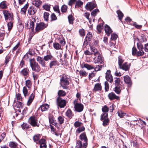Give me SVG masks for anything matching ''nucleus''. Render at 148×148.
Listing matches in <instances>:
<instances>
[{"instance_id": "f257e3e1", "label": "nucleus", "mask_w": 148, "mask_h": 148, "mask_svg": "<svg viewBox=\"0 0 148 148\" xmlns=\"http://www.w3.org/2000/svg\"><path fill=\"white\" fill-rule=\"evenodd\" d=\"M53 56L50 54L44 56L43 58L38 56L36 58V60L43 67L46 66L45 61L49 62L50 60H52Z\"/></svg>"}, {"instance_id": "f03ea898", "label": "nucleus", "mask_w": 148, "mask_h": 148, "mask_svg": "<svg viewBox=\"0 0 148 148\" xmlns=\"http://www.w3.org/2000/svg\"><path fill=\"white\" fill-rule=\"evenodd\" d=\"M93 54L94 58V63L95 64H102L104 60L103 58L101 55L100 53L95 48L93 47Z\"/></svg>"}, {"instance_id": "7ed1b4c3", "label": "nucleus", "mask_w": 148, "mask_h": 148, "mask_svg": "<svg viewBox=\"0 0 148 148\" xmlns=\"http://www.w3.org/2000/svg\"><path fill=\"white\" fill-rule=\"evenodd\" d=\"M69 78L68 75L63 74L60 78V84L64 89L67 88V86L69 84Z\"/></svg>"}, {"instance_id": "20e7f679", "label": "nucleus", "mask_w": 148, "mask_h": 148, "mask_svg": "<svg viewBox=\"0 0 148 148\" xmlns=\"http://www.w3.org/2000/svg\"><path fill=\"white\" fill-rule=\"evenodd\" d=\"M30 65L33 71L38 73L40 71L41 69L40 66L34 59H30Z\"/></svg>"}, {"instance_id": "39448f33", "label": "nucleus", "mask_w": 148, "mask_h": 148, "mask_svg": "<svg viewBox=\"0 0 148 148\" xmlns=\"http://www.w3.org/2000/svg\"><path fill=\"white\" fill-rule=\"evenodd\" d=\"M3 13L4 16L5 20L7 22L8 21H14L13 15L12 13L7 10H3Z\"/></svg>"}, {"instance_id": "423d86ee", "label": "nucleus", "mask_w": 148, "mask_h": 148, "mask_svg": "<svg viewBox=\"0 0 148 148\" xmlns=\"http://www.w3.org/2000/svg\"><path fill=\"white\" fill-rule=\"evenodd\" d=\"M28 122L33 127L39 126V124L38 123L37 118L34 116H31L29 119Z\"/></svg>"}, {"instance_id": "0eeeda50", "label": "nucleus", "mask_w": 148, "mask_h": 148, "mask_svg": "<svg viewBox=\"0 0 148 148\" xmlns=\"http://www.w3.org/2000/svg\"><path fill=\"white\" fill-rule=\"evenodd\" d=\"M47 25L43 22L37 23L35 27V32L38 33L41 31L43 30L47 26Z\"/></svg>"}, {"instance_id": "6e6552de", "label": "nucleus", "mask_w": 148, "mask_h": 148, "mask_svg": "<svg viewBox=\"0 0 148 148\" xmlns=\"http://www.w3.org/2000/svg\"><path fill=\"white\" fill-rule=\"evenodd\" d=\"M56 101L58 107H59L61 108H64L66 105V101L62 99L60 97L57 98Z\"/></svg>"}, {"instance_id": "1a4fd4ad", "label": "nucleus", "mask_w": 148, "mask_h": 148, "mask_svg": "<svg viewBox=\"0 0 148 148\" xmlns=\"http://www.w3.org/2000/svg\"><path fill=\"white\" fill-rule=\"evenodd\" d=\"M74 108L76 111L80 112L83 110L84 106L82 104L76 103V101H75L74 102Z\"/></svg>"}, {"instance_id": "9d476101", "label": "nucleus", "mask_w": 148, "mask_h": 148, "mask_svg": "<svg viewBox=\"0 0 148 148\" xmlns=\"http://www.w3.org/2000/svg\"><path fill=\"white\" fill-rule=\"evenodd\" d=\"M137 48L139 50L138 53V56H141L144 54L143 51V46L140 42H138L137 44Z\"/></svg>"}, {"instance_id": "9b49d317", "label": "nucleus", "mask_w": 148, "mask_h": 148, "mask_svg": "<svg viewBox=\"0 0 148 148\" xmlns=\"http://www.w3.org/2000/svg\"><path fill=\"white\" fill-rule=\"evenodd\" d=\"M87 144L86 142H82V141L78 140L76 142L75 148H86Z\"/></svg>"}, {"instance_id": "f8f14e48", "label": "nucleus", "mask_w": 148, "mask_h": 148, "mask_svg": "<svg viewBox=\"0 0 148 148\" xmlns=\"http://www.w3.org/2000/svg\"><path fill=\"white\" fill-rule=\"evenodd\" d=\"M49 61L50 62L49 64V66L50 69L53 68V66H58L59 65L58 62L56 59H54L53 58L52 60H50Z\"/></svg>"}, {"instance_id": "ddd939ff", "label": "nucleus", "mask_w": 148, "mask_h": 148, "mask_svg": "<svg viewBox=\"0 0 148 148\" xmlns=\"http://www.w3.org/2000/svg\"><path fill=\"white\" fill-rule=\"evenodd\" d=\"M37 9L34 7L31 6L30 7L28 10V13L29 15H34L36 13Z\"/></svg>"}, {"instance_id": "4468645a", "label": "nucleus", "mask_w": 148, "mask_h": 148, "mask_svg": "<svg viewBox=\"0 0 148 148\" xmlns=\"http://www.w3.org/2000/svg\"><path fill=\"white\" fill-rule=\"evenodd\" d=\"M130 64L128 63L127 62H125L123 64L121 65V66H119V68L120 69H121L123 70L126 71L129 70L130 66Z\"/></svg>"}, {"instance_id": "2eb2a0df", "label": "nucleus", "mask_w": 148, "mask_h": 148, "mask_svg": "<svg viewBox=\"0 0 148 148\" xmlns=\"http://www.w3.org/2000/svg\"><path fill=\"white\" fill-rule=\"evenodd\" d=\"M108 97L110 100H112L114 99L119 100V97L116 96L113 92H111L109 93Z\"/></svg>"}, {"instance_id": "dca6fc26", "label": "nucleus", "mask_w": 148, "mask_h": 148, "mask_svg": "<svg viewBox=\"0 0 148 148\" xmlns=\"http://www.w3.org/2000/svg\"><path fill=\"white\" fill-rule=\"evenodd\" d=\"M38 142L40 144V148H47V146L45 139L42 138L39 140Z\"/></svg>"}, {"instance_id": "f3484780", "label": "nucleus", "mask_w": 148, "mask_h": 148, "mask_svg": "<svg viewBox=\"0 0 148 148\" xmlns=\"http://www.w3.org/2000/svg\"><path fill=\"white\" fill-rule=\"evenodd\" d=\"M104 30L106 34L108 36H109L112 32L110 27L107 25H106L105 26Z\"/></svg>"}, {"instance_id": "a211bd4d", "label": "nucleus", "mask_w": 148, "mask_h": 148, "mask_svg": "<svg viewBox=\"0 0 148 148\" xmlns=\"http://www.w3.org/2000/svg\"><path fill=\"white\" fill-rule=\"evenodd\" d=\"M124 81L128 85V86H130L132 84V81L130 77L128 75L124 76Z\"/></svg>"}, {"instance_id": "6ab92c4d", "label": "nucleus", "mask_w": 148, "mask_h": 148, "mask_svg": "<svg viewBox=\"0 0 148 148\" xmlns=\"http://www.w3.org/2000/svg\"><path fill=\"white\" fill-rule=\"evenodd\" d=\"M79 138L84 142H86L87 144V138L85 133H82L79 136Z\"/></svg>"}, {"instance_id": "aec40b11", "label": "nucleus", "mask_w": 148, "mask_h": 148, "mask_svg": "<svg viewBox=\"0 0 148 148\" xmlns=\"http://www.w3.org/2000/svg\"><path fill=\"white\" fill-rule=\"evenodd\" d=\"M42 4V2L40 0H35L33 2V4L37 8H40V5Z\"/></svg>"}, {"instance_id": "412c9836", "label": "nucleus", "mask_w": 148, "mask_h": 148, "mask_svg": "<svg viewBox=\"0 0 148 148\" xmlns=\"http://www.w3.org/2000/svg\"><path fill=\"white\" fill-rule=\"evenodd\" d=\"M102 90V86L100 84L97 83L95 85L93 90L95 91H101Z\"/></svg>"}, {"instance_id": "4be33fe9", "label": "nucleus", "mask_w": 148, "mask_h": 148, "mask_svg": "<svg viewBox=\"0 0 148 148\" xmlns=\"http://www.w3.org/2000/svg\"><path fill=\"white\" fill-rule=\"evenodd\" d=\"M49 107V105L47 104H44L41 105L39 108L41 111L43 112L47 111Z\"/></svg>"}, {"instance_id": "5701e85b", "label": "nucleus", "mask_w": 148, "mask_h": 148, "mask_svg": "<svg viewBox=\"0 0 148 148\" xmlns=\"http://www.w3.org/2000/svg\"><path fill=\"white\" fill-rule=\"evenodd\" d=\"M114 82L115 86H121V84L123 83V82L121 80V78L119 77H116Z\"/></svg>"}, {"instance_id": "b1692460", "label": "nucleus", "mask_w": 148, "mask_h": 148, "mask_svg": "<svg viewBox=\"0 0 148 148\" xmlns=\"http://www.w3.org/2000/svg\"><path fill=\"white\" fill-rule=\"evenodd\" d=\"M86 9L90 11L92 10V3L90 2L88 3L85 6Z\"/></svg>"}, {"instance_id": "393cba45", "label": "nucleus", "mask_w": 148, "mask_h": 148, "mask_svg": "<svg viewBox=\"0 0 148 148\" xmlns=\"http://www.w3.org/2000/svg\"><path fill=\"white\" fill-rule=\"evenodd\" d=\"M34 98V94L33 93H32L29 97L28 100L27 102V105L29 106L32 102Z\"/></svg>"}, {"instance_id": "a878e982", "label": "nucleus", "mask_w": 148, "mask_h": 148, "mask_svg": "<svg viewBox=\"0 0 148 148\" xmlns=\"http://www.w3.org/2000/svg\"><path fill=\"white\" fill-rule=\"evenodd\" d=\"M29 70L28 68H25L23 69L21 71V74L24 76L28 75Z\"/></svg>"}, {"instance_id": "bb28decb", "label": "nucleus", "mask_w": 148, "mask_h": 148, "mask_svg": "<svg viewBox=\"0 0 148 148\" xmlns=\"http://www.w3.org/2000/svg\"><path fill=\"white\" fill-rule=\"evenodd\" d=\"M121 86H115L114 88V90L117 94H120L121 90Z\"/></svg>"}, {"instance_id": "cd10ccee", "label": "nucleus", "mask_w": 148, "mask_h": 148, "mask_svg": "<svg viewBox=\"0 0 148 148\" xmlns=\"http://www.w3.org/2000/svg\"><path fill=\"white\" fill-rule=\"evenodd\" d=\"M28 4L27 3L26 4L23 8H21V13L22 14H25L26 13V10L28 7Z\"/></svg>"}, {"instance_id": "c85d7f7f", "label": "nucleus", "mask_w": 148, "mask_h": 148, "mask_svg": "<svg viewBox=\"0 0 148 148\" xmlns=\"http://www.w3.org/2000/svg\"><path fill=\"white\" fill-rule=\"evenodd\" d=\"M7 7V5L5 1H3L0 3V8L2 9H5Z\"/></svg>"}, {"instance_id": "c756f323", "label": "nucleus", "mask_w": 148, "mask_h": 148, "mask_svg": "<svg viewBox=\"0 0 148 148\" xmlns=\"http://www.w3.org/2000/svg\"><path fill=\"white\" fill-rule=\"evenodd\" d=\"M51 5L49 4H46L42 6L43 9L47 11H49L51 8Z\"/></svg>"}, {"instance_id": "7c9ffc66", "label": "nucleus", "mask_w": 148, "mask_h": 148, "mask_svg": "<svg viewBox=\"0 0 148 148\" xmlns=\"http://www.w3.org/2000/svg\"><path fill=\"white\" fill-rule=\"evenodd\" d=\"M66 114L67 117L70 119L72 118L73 116L72 112L70 109H69L67 110L66 112Z\"/></svg>"}, {"instance_id": "2f4dec72", "label": "nucleus", "mask_w": 148, "mask_h": 148, "mask_svg": "<svg viewBox=\"0 0 148 148\" xmlns=\"http://www.w3.org/2000/svg\"><path fill=\"white\" fill-rule=\"evenodd\" d=\"M109 119L108 118V114L107 113H104L101 115L100 120L101 121L103 120Z\"/></svg>"}, {"instance_id": "473e14b6", "label": "nucleus", "mask_w": 148, "mask_h": 148, "mask_svg": "<svg viewBox=\"0 0 148 148\" xmlns=\"http://www.w3.org/2000/svg\"><path fill=\"white\" fill-rule=\"evenodd\" d=\"M116 12L118 14V16L119 17V19L121 21L122 19L123 16V14L120 10H118L116 11Z\"/></svg>"}, {"instance_id": "72a5a7b5", "label": "nucleus", "mask_w": 148, "mask_h": 148, "mask_svg": "<svg viewBox=\"0 0 148 148\" xmlns=\"http://www.w3.org/2000/svg\"><path fill=\"white\" fill-rule=\"evenodd\" d=\"M83 4V2L80 0H78L76 2L75 7L76 8L81 7Z\"/></svg>"}, {"instance_id": "f704fd0d", "label": "nucleus", "mask_w": 148, "mask_h": 148, "mask_svg": "<svg viewBox=\"0 0 148 148\" xmlns=\"http://www.w3.org/2000/svg\"><path fill=\"white\" fill-rule=\"evenodd\" d=\"M92 38V35L90 33H88L85 38V40L86 41H88L89 42L91 41Z\"/></svg>"}, {"instance_id": "c9c22d12", "label": "nucleus", "mask_w": 148, "mask_h": 148, "mask_svg": "<svg viewBox=\"0 0 148 148\" xmlns=\"http://www.w3.org/2000/svg\"><path fill=\"white\" fill-rule=\"evenodd\" d=\"M106 78L107 80L111 83L113 82V80L111 75H107L106 76Z\"/></svg>"}, {"instance_id": "e433bc0d", "label": "nucleus", "mask_w": 148, "mask_h": 148, "mask_svg": "<svg viewBox=\"0 0 148 148\" xmlns=\"http://www.w3.org/2000/svg\"><path fill=\"white\" fill-rule=\"evenodd\" d=\"M23 92L25 97L29 95V93L28 92L27 89L25 87H23Z\"/></svg>"}, {"instance_id": "4c0bfd02", "label": "nucleus", "mask_w": 148, "mask_h": 148, "mask_svg": "<svg viewBox=\"0 0 148 148\" xmlns=\"http://www.w3.org/2000/svg\"><path fill=\"white\" fill-rule=\"evenodd\" d=\"M17 145L16 142H11L9 143V145L11 148H15L18 147Z\"/></svg>"}, {"instance_id": "58836bf2", "label": "nucleus", "mask_w": 148, "mask_h": 148, "mask_svg": "<svg viewBox=\"0 0 148 148\" xmlns=\"http://www.w3.org/2000/svg\"><path fill=\"white\" fill-rule=\"evenodd\" d=\"M29 29H30L31 31H32L34 30V23L32 21H30L29 22Z\"/></svg>"}, {"instance_id": "ea45409f", "label": "nucleus", "mask_w": 148, "mask_h": 148, "mask_svg": "<svg viewBox=\"0 0 148 148\" xmlns=\"http://www.w3.org/2000/svg\"><path fill=\"white\" fill-rule=\"evenodd\" d=\"M69 21L70 24H73V23L74 18L72 15H70L68 17Z\"/></svg>"}, {"instance_id": "a19ab883", "label": "nucleus", "mask_w": 148, "mask_h": 148, "mask_svg": "<svg viewBox=\"0 0 148 148\" xmlns=\"http://www.w3.org/2000/svg\"><path fill=\"white\" fill-rule=\"evenodd\" d=\"M14 21H10V22L8 23L7 24V26L8 27V29L9 31H10L13 26V23Z\"/></svg>"}, {"instance_id": "79ce46f5", "label": "nucleus", "mask_w": 148, "mask_h": 148, "mask_svg": "<svg viewBox=\"0 0 148 148\" xmlns=\"http://www.w3.org/2000/svg\"><path fill=\"white\" fill-rule=\"evenodd\" d=\"M103 28V24H99L97 26V29L99 33H100L102 32Z\"/></svg>"}, {"instance_id": "37998d69", "label": "nucleus", "mask_w": 148, "mask_h": 148, "mask_svg": "<svg viewBox=\"0 0 148 148\" xmlns=\"http://www.w3.org/2000/svg\"><path fill=\"white\" fill-rule=\"evenodd\" d=\"M49 16V13L47 12H45L44 13L43 17L44 20L46 21H48V18Z\"/></svg>"}, {"instance_id": "c03bdc74", "label": "nucleus", "mask_w": 148, "mask_h": 148, "mask_svg": "<svg viewBox=\"0 0 148 148\" xmlns=\"http://www.w3.org/2000/svg\"><path fill=\"white\" fill-rule=\"evenodd\" d=\"M32 56L31 53L27 52L24 55L23 58L25 60H27L29 59L30 61V59H31L30 58Z\"/></svg>"}, {"instance_id": "a18cd8bd", "label": "nucleus", "mask_w": 148, "mask_h": 148, "mask_svg": "<svg viewBox=\"0 0 148 148\" xmlns=\"http://www.w3.org/2000/svg\"><path fill=\"white\" fill-rule=\"evenodd\" d=\"M53 47L56 50H59L61 47V45L58 43L55 42L53 44Z\"/></svg>"}, {"instance_id": "49530a36", "label": "nucleus", "mask_w": 148, "mask_h": 148, "mask_svg": "<svg viewBox=\"0 0 148 148\" xmlns=\"http://www.w3.org/2000/svg\"><path fill=\"white\" fill-rule=\"evenodd\" d=\"M40 136L39 134L35 135L33 137V140L34 141L37 143V142L38 141L40 138Z\"/></svg>"}, {"instance_id": "de8ad7c7", "label": "nucleus", "mask_w": 148, "mask_h": 148, "mask_svg": "<svg viewBox=\"0 0 148 148\" xmlns=\"http://www.w3.org/2000/svg\"><path fill=\"white\" fill-rule=\"evenodd\" d=\"M49 120L50 124H53L55 122L54 118L52 115H50L49 116Z\"/></svg>"}, {"instance_id": "09e8293b", "label": "nucleus", "mask_w": 148, "mask_h": 148, "mask_svg": "<svg viewBox=\"0 0 148 148\" xmlns=\"http://www.w3.org/2000/svg\"><path fill=\"white\" fill-rule=\"evenodd\" d=\"M101 65H97L96 66H93V69H94L95 71H98L101 70Z\"/></svg>"}, {"instance_id": "8fccbe9b", "label": "nucleus", "mask_w": 148, "mask_h": 148, "mask_svg": "<svg viewBox=\"0 0 148 148\" xmlns=\"http://www.w3.org/2000/svg\"><path fill=\"white\" fill-rule=\"evenodd\" d=\"M23 105L22 103L20 101H17L16 104L14 105V107L17 108H21Z\"/></svg>"}, {"instance_id": "3c124183", "label": "nucleus", "mask_w": 148, "mask_h": 148, "mask_svg": "<svg viewBox=\"0 0 148 148\" xmlns=\"http://www.w3.org/2000/svg\"><path fill=\"white\" fill-rule=\"evenodd\" d=\"M66 94L65 92L63 90H59L58 92V95L59 96H64L66 95Z\"/></svg>"}, {"instance_id": "603ef678", "label": "nucleus", "mask_w": 148, "mask_h": 148, "mask_svg": "<svg viewBox=\"0 0 148 148\" xmlns=\"http://www.w3.org/2000/svg\"><path fill=\"white\" fill-rule=\"evenodd\" d=\"M21 126L23 130H27L29 128V125L25 123H23Z\"/></svg>"}, {"instance_id": "864d4df0", "label": "nucleus", "mask_w": 148, "mask_h": 148, "mask_svg": "<svg viewBox=\"0 0 148 148\" xmlns=\"http://www.w3.org/2000/svg\"><path fill=\"white\" fill-rule=\"evenodd\" d=\"M68 8L67 6L65 5H63L61 8V11L62 13L66 12Z\"/></svg>"}, {"instance_id": "5fc2aeb1", "label": "nucleus", "mask_w": 148, "mask_h": 148, "mask_svg": "<svg viewBox=\"0 0 148 148\" xmlns=\"http://www.w3.org/2000/svg\"><path fill=\"white\" fill-rule=\"evenodd\" d=\"M138 51H137L136 48L134 47L132 48V54L133 56L136 55L138 56Z\"/></svg>"}, {"instance_id": "6e6d98bb", "label": "nucleus", "mask_w": 148, "mask_h": 148, "mask_svg": "<svg viewBox=\"0 0 148 148\" xmlns=\"http://www.w3.org/2000/svg\"><path fill=\"white\" fill-rule=\"evenodd\" d=\"M58 121L60 124L61 125L63 123L64 119L62 117L60 116L58 118Z\"/></svg>"}, {"instance_id": "4d7b16f0", "label": "nucleus", "mask_w": 148, "mask_h": 148, "mask_svg": "<svg viewBox=\"0 0 148 148\" xmlns=\"http://www.w3.org/2000/svg\"><path fill=\"white\" fill-rule=\"evenodd\" d=\"M16 99L18 100H19L21 101H22V98L21 95L20 93H16Z\"/></svg>"}, {"instance_id": "13d9d810", "label": "nucleus", "mask_w": 148, "mask_h": 148, "mask_svg": "<svg viewBox=\"0 0 148 148\" xmlns=\"http://www.w3.org/2000/svg\"><path fill=\"white\" fill-rule=\"evenodd\" d=\"M53 9L54 11L56 13L59 14V15H60V11L59 9V6L58 5H56L55 6L53 7Z\"/></svg>"}, {"instance_id": "bf43d9fd", "label": "nucleus", "mask_w": 148, "mask_h": 148, "mask_svg": "<svg viewBox=\"0 0 148 148\" xmlns=\"http://www.w3.org/2000/svg\"><path fill=\"white\" fill-rule=\"evenodd\" d=\"M85 129V127L84 126H82L77 129L76 130V132L78 133H79L81 132L84 131Z\"/></svg>"}, {"instance_id": "052dcab7", "label": "nucleus", "mask_w": 148, "mask_h": 148, "mask_svg": "<svg viewBox=\"0 0 148 148\" xmlns=\"http://www.w3.org/2000/svg\"><path fill=\"white\" fill-rule=\"evenodd\" d=\"M79 74L81 76L83 77L86 76L87 74V73L84 70H81L79 72Z\"/></svg>"}, {"instance_id": "680f3d73", "label": "nucleus", "mask_w": 148, "mask_h": 148, "mask_svg": "<svg viewBox=\"0 0 148 148\" xmlns=\"http://www.w3.org/2000/svg\"><path fill=\"white\" fill-rule=\"evenodd\" d=\"M124 60L122 59L121 57V56H119L118 57V64L119 65V67L121 66L122 64V63L123 62Z\"/></svg>"}, {"instance_id": "e2e57ef3", "label": "nucleus", "mask_w": 148, "mask_h": 148, "mask_svg": "<svg viewBox=\"0 0 148 148\" xmlns=\"http://www.w3.org/2000/svg\"><path fill=\"white\" fill-rule=\"evenodd\" d=\"M118 115L121 118L123 117L124 116L126 115V113H124L121 111H118Z\"/></svg>"}, {"instance_id": "0e129e2a", "label": "nucleus", "mask_w": 148, "mask_h": 148, "mask_svg": "<svg viewBox=\"0 0 148 148\" xmlns=\"http://www.w3.org/2000/svg\"><path fill=\"white\" fill-rule=\"evenodd\" d=\"M36 33L34 32V31H31V32L29 34V41H30L32 38L33 37V36Z\"/></svg>"}, {"instance_id": "69168bd1", "label": "nucleus", "mask_w": 148, "mask_h": 148, "mask_svg": "<svg viewBox=\"0 0 148 148\" xmlns=\"http://www.w3.org/2000/svg\"><path fill=\"white\" fill-rule=\"evenodd\" d=\"M26 85L29 88H31L32 85V82L29 80H27L25 82Z\"/></svg>"}, {"instance_id": "338daca9", "label": "nucleus", "mask_w": 148, "mask_h": 148, "mask_svg": "<svg viewBox=\"0 0 148 148\" xmlns=\"http://www.w3.org/2000/svg\"><path fill=\"white\" fill-rule=\"evenodd\" d=\"M103 121V125L104 126H106L108 125L109 124V119H106L103 120L102 121Z\"/></svg>"}, {"instance_id": "774afa93", "label": "nucleus", "mask_w": 148, "mask_h": 148, "mask_svg": "<svg viewBox=\"0 0 148 148\" xmlns=\"http://www.w3.org/2000/svg\"><path fill=\"white\" fill-rule=\"evenodd\" d=\"M133 25L136 28L139 29H141L142 27V25H138L136 22H134Z\"/></svg>"}]
</instances>
